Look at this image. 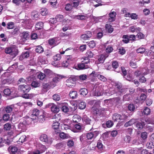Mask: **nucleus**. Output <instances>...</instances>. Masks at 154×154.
Instances as JSON below:
<instances>
[{"mask_svg":"<svg viewBox=\"0 0 154 154\" xmlns=\"http://www.w3.org/2000/svg\"><path fill=\"white\" fill-rule=\"evenodd\" d=\"M53 58L55 61L59 60L61 58V55L59 54H57L56 55L54 56Z\"/></svg>","mask_w":154,"mask_h":154,"instance_id":"nucleus-55","label":"nucleus"},{"mask_svg":"<svg viewBox=\"0 0 154 154\" xmlns=\"http://www.w3.org/2000/svg\"><path fill=\"white\" fill-rule=\"evenodd\" d=\"M63 77L61 75H58L54 78L53 79V82H58Z\"/></svg>","mask_w":154,"mask_h":154,"instance_id":"nucleus-46","label":"nucleus"},{"mask_svg":"<svg viewBox=\"0 0 154 154\" xmlns=\"http://www.w3.org/2000/svg\"><path fill=\"white\" fill-rule=\"evenodd\" d=\"M18 29L14 26V23L12 22H10V33L12 35H15L17 33Z\"/></svg>","mask_w":154,"mask_h":154,"instance_id":"nucleus-12","label":"nucleus"},{"mask_svg":"<svg viewBox=\"0 0 154 154\" xmlns=\"http://www.w3.org/2000/svg\"><path fill=\"white\" fill-rule=\"evenodd\" d=\"M108 57V55H101L99 59L98 60L100 63H103L104 62V60H105L106 58Z\"/></svg>","mask_w":154,"mask_h":154,"instance_id":"nucleus-30","label":"nucleus"},{"mask_svg":"<svg viewBox=\"0 0 154 154\" xmlns=\"http://www.w3.org/2000/svg\"><path fill=\"white\" fill-rule=\"evenodd\" d=\"M92 34L91 32L87 31L85 34L81 35V38L82 40H85L89 39L92 37Z\"/></svg>","mask_w":154,"mask_h":154,"instance_id":"nucleus-10","label":"nucleus"},{"mask_svg":"<svg viewBox=\"0 0 154 154\" xmlns=\"http://www.w3.org/2000/svg\"><path fill=\"white\" fill-rule=\"evenodd\" d=\"M64 18L63 15L60 14H58L56 16V18L58 21L61 22L62 21Z\"/></svg>","mask_w":154,"mask_h":154,"instance_id":"nucleus-45","label":"nucleus"},{"mask_svg":"<svg viewBox=\"0 0 154 154\" xmlns=\"http://www.w3.org/2000/svg\"><path fill=\"white\" fill-rule=\"evenodd\" d=\"M137 121L136 119H132L130 120L128 122H127L124 125V126L128 127L129 126L132 125L133 124L136 122Z\"/></svg>","mask_w":154,"mask_h":154,"instance_id":"nucleus-19","label":"nucleus"},{"mask_svg":"<svg viewBox=\"0 0 154 154\" xmlns=\"http://www.w3.org/2000/svg\"><path fill=\"white\" fill-rule=\"evenodd\" d=\"M10 73L6 72L2 75V77L3 79L2 83L3 84H6L9 83L10 81Z\"/></svg>","mask_w":154,"mask_h":154,"instance_id":"nucleus-8","label":"nucleus"},{"mask_svg":"<svg viewBox=\"0 0 154 154\" xmlns=\"http://www.w3.org/2000/svg\"><path fill=\"white\" fill-rule=\"evenodd\" d=\"M29 33L27 32H23L22 33V39H24V40H27L29 37Z\"/></svg>","mask_w":154,"mask_h":154,"instance_id":"nucleus-31","label":"nucleus"},{"mask_svg":"<svg viewBox=\"0 0 154 154\" xmlns=\"http://www.w3.org/2000/svg\"><path fill=\"white\" fill-rule=\"evenodd\" d=\"M46 76L45 74L40 73L38 75V78L41 80H43Z\"/></svg>","mask_w":154,"mask_h":154,"instance_id":"nucleus-63","label":"nucleus"},{"mask_svg":"<svg viewBox=\"0 0 154 154\" xmlns=\"http://www.w3.org/2000/svg\"><path fill=\"white\" fill-rule=\"evenodd\" d=\"M10 132H8V136L5 135L4 136L3 139L2 137H0V147H2L4 145L3 143L6 144L8 145L10 144V136L9 135Z\"/></svg>","mask_w":154,"mask_h":154,"instance_id":"nucleus-4","label":"nucleus"},{"mask_svg":"<svg viewBox=\"0 0 154 154\" xmlns=\"http://www.w3.org/2000/svg\"><path fill=\"white\" fill-rule=\"evenodd\" d=\"M29 51H27L22 53L20 56V58L22 57L23 59L27 58L29 57Z\"/></svg>","mask_w":154,"mask_h":154,"instance_id":"nucleus-28","label":"nucleus"},{"mask_svg":"<svg viewBox=\"0 0 154 154\" xmlns=\"http://www.w3.org/2000/svg\"><path fill=\"white\" fill-rule=\"evenodd\" d=\"M60 138L64 139L69 138L70 137V136L69 134H66L63 132H62L60 134Z\"/></svg>","mask_w":154,"mask_h":154,"instance_id":"nucleus-29","label":"nucleus"},{"mask_svg":"<svg viewBox=\"0 0 154 154\" xmlns=\"http://www.w3.org/2000/svg\"><path fill=\"white\" fill-rule=\"evenodd\" d=\"M147 148L149 149H152L154 147V143L152 142H148L146 144Z\"/></svg>","mask_w":154,"mask_h":154,"instance_id":"nucleus-59","label":"nucleus"},{"mask_svg":"<svg viewBox=\"0 0 154 154\" xmlns=\"http://www.w3.org/2000/svg\"><path fill=\"white\" fill-rule=\"evenodd\" d=\"M98 134V132L97 131H95L93 132H90L87 134L86 137L88 139H91L93 138L96 137Z\"/></svg>","mask_w":154,"mask_h":154,"instance_id":"nucleus-13","label":"nucleus"},{"mask_svg":"<svg viewBox=\"0 0 154 154\" xmlns=\"http://www.w3.org/2000/svg\"><path fill=\"white\" fill-rule=\"evenodd\" d=\"M43 51V48L40 46H37L35 49V51L37 53H41Z\"/></svg>","mask_w":154,"mask_h":154,"instance_id":"nucleus-42","label":"nucleus"},{"mask_svg":"<svg viewBox=\"0 0 154 154\" xmlns=\"http://www.w3.org/2000/svg\"><path fill=\"white\" fill-rule=\"evenodd\" d=\"M79 1L78 0H73L72 1L73 7L77 8L79 5Z\"/></svg>","mask_w":154,"mask_h":154,"instance_id":"nucleus-53","label":"nucleus"},{"mask_svg":"<svg viewBox=\"0 0 154 154\" xmlns=\"http://www.w3.org/2000/svg\"><path fill=\"white\" fill-rule=\"evenodd\" d=\"M112 66L114 69H116L119 66L118 62L116 61H113L112 62Z\"/></svg>","mask_w":154,"mask_h":154,"instance_id":"nucleus-51","label":"nucleus"},{"mask_svg":"<svg viewBox=\"0 0 154 154\" xmlns=\"http://www.w3.org/2000/svg\"><path fill=\"white\" fill-rule=\"evenodd\" d=\"M145 69H143L142 71L137 70L134 73L135 75L137 76L141 75H145L148 73L149 71L147 70L146 72H145L144 70Z\"/></svg>","mask_w":154,"mask_h":154,"instance_id":"nucleus-16","label":"nucleus"},{"mask_svg":"<svg viewBox=\"0 0 154 154\" xmlns=\"http://www.w3.org/2000/svg\"><path fill=\"white\" fill-rule=\"evenodd\" d=\"M106 125L107 127L109 128L112 127L113 125V123L112 121L109 120L106 122Z\"/></svg>","mask_w":154,"mask_h":154,"instance_id":"nucleus-50","label":"nucleus"},{"mask_svg":"<svg viewBox=\"0 0 154 154\" xmlns=\"http://www.w3.org/2000/svg\"><path fill=\"white\" fill-rule=\"evenodd\" d=\"M71 34L70 33L66 32L65 33H60V37L64 39L67 40L70 39L71 38Z\"/></svg>","mask_w":154,"mask_h":154,"instance_id":"nucleus-15","label":"nucleus"},{"mask_svg":"<svg viewBox=\"0 0 154 154\" xmlns=\"http://www.w3.org/2000/svg\"><path fill=\"white\" fill-rule=\"evenodd\" d=\"M145 123L146 124H154V122L152 121L151 119L149 118H145L144 119Z\"/></svg>","mask_w":154,"mask_h":154,"instance_id":"nucleus-61","label":"nucleus"},{"mask_svg":"<svg viewBox=\"0 0 154 154\" xmlns=\"http://www.w3.org/2000/svg\"><path fill=\"white\" fill-rule=\"evenodd\" d=\"M59 122H56L53 121V123L52 124V127L54 129H57L59 128Z\"/></svg>","mask_w":154,"mask_h":154,"instance_id":"nucleus-34","label":"nucleus"},{"mask_svg":"<svg viewBox=\"0 0 154 154\" xmlns=\"http://www.w3.org/2000/svg\"><path fill=\"white\" fill-rule=\"evenodd\" d=\"M10 150L11 151L12 154H15L17 150V147L15 146H12Z\"/></svg>","mask_w":154,"mask_h":154,"instance_id":"nucleus-57","label":"nucleus"},{"mask_svg":"<svg viewBox=\"0 0 154 154\" xmlns=\"http://www.w3.org/2000/svg\"><path fill=\"white\" fill-rule=\"evenodd\" d=\"M43 23L42 22H39L36 23L35 25V28L36 29L39 30L43 28Z\"/></svg>","mask_w":154,"mask_h":154,"instance_id":"nucleus-33","label":"nucleus"},{"mask_svg":"<svg viewBox=\"0 0 154 154\" xmlns=\"http://www.w3.org/2000/svg\"><path fill=\"white\" fill-rule=\"evenodd\" d=\"M10 113V106L6 107H2L0 109V114Z\"/></svg>","mask_w":154,"mask_h":154,"instance_id":"nucleus-20","label":"nucleus"},{"mask_svg":"<svg viewBox=\"0 0 154 154\" xmlns=\"http://www.w3.org/2000/svg\"><path fill=\"white\" fill-rule=\"evenodd\" d=\"M32 118H29L27 121H23V122L20 123L18 125V128L23 131H24L26 129V126L29 124L28 121L32 120Z\"/></svg>","mask_w":154,"mask_h":154,"instance_id":"nucleus-5","label":"nucleus"},{"mask_svg":"<svg viewBox=\"0 0 154 154\" xmlns=\"http://www.w3.org/2000/svg\"><path fill=\"white\" fill-rule=\"evenodd\" d=\"M19 52L17 47L15 45L10 47V58L13 59L15 57Z\"/></svg>","mask_w":154,"mask_h":154,"instance_id":"nucleus-3","label":"nucleus"},{"mask_svg":"<svg viewBox=\"0 0 154 154\" xmlns=\"http://www.w3.org/2000/svg\"><path fill=\"white\" fill-rule=\"evenodd\" d=\"M12 124H10V138L12 137H11L13 136V134H14V133L15 132V127L14 125L12 123Z\"/></svg>","mask_w":154,"mask_h":154,"instance_id":"nucleus-23","label":"nucleus"},{"mask_svg":"<svg viewBox=\"0 0 154 154\" xmlns=\"http://www.w3.org/2000/svg\"><path fill=\"white\" fill-rule=\"evenodd\" d=\"M69 97L72 99H75L78 97V94L76 91H71L69 94Z\"/></svg>","mask_w":154,"mask_h":154,"instance_id":"nucleus-21","label":"nucleus"},{"mask_svg":"<svg viewBox=\"0 0 154 154\" xmlns=\"http://www.w3.org/2000/svg\"><path fill=\"white\" fill-rule=\"evenodd\" d=\"M86 106V103L84 102H81L79 104V108L83 109H84Z\"/></svg>","mask_w":154,"mask_h":154,"instance_id":"nucleus-43","label":"nucleus"},{"mask_svg":"<svg viewBox=\"0 0 154 154\" xmlns=\"http://www.w3.org/2000/svg\"><path fill=\"white\" fill-rule=\"evenodd\" d=\"M79 92L80 94L83 96H85L88 93V91L85 88H81Z\"/></svg>","mask_w":154,"mask_h":154,"instance_id":"nucleus-35","label":"nucleus"},{"mask_svg":"<svg viewBox=\"0 0 154 154\" xmlns=\"http://www.w3.org/2000/svg\"><path fill=\"white\" fill-rule=\"evenodd\" d=\"M40 139L42 141L48 143V138L46 134H42L40 136Z\"/></svg>","mask_w":154,"mask_h":154,"instance_id":"nucleus-24","label":"nucleus"},{"mask_svg":"<svg viewBox=\"0 0 154 154\" xmlns=\"http://www.w3.org/2000/svg\"><path fill=\"white\" fill-rule=\"evenodd\" d=\"M76 80L75 77L72 76L68 79L66 81V85L69 87L73 86Z\"/></svg>","mask_w":154,"mask_h":154,"instance_id":"nucleus-6","label":"nucleus"},{"mask_svg":"<svg viewBox=\"0 0 154 154\" xmlns=\"http://www.w3.org/2000/svg\"><path fill=\"white\" fill-rule=\"evenodd\" d=\"M44 72L45 75H46V76H49L53 74L51 71L50 70L48 69H44Z\"/></svg>","mask_w":154,"mask_h":154,"instance_id":"nucleus-36","label":"nucleus"},{"mask_svg":"<svg viewBox=\"0 0 154 154\" xmlns=\"http://www.w3.org/2000/svg\"><path fill=\"white\" fill-rule=\"evenodd\" d=\"M53 99L55 101H59L60 99V95L55 94L52 96Z\"/></svg>","mask_w":154,"mask_h":154,"instance_id":"nucleus-48","label":"nucleus"},{"mask_svg":"<svg viewBox=\"0 0 154 154\" xmlns=\"http://www.w3.org/2000/svg\"><path fill=\"white\" fill-rule=\"evenodd\" d=\"M116 15V12L112 11L109 14V21L111 22H112V21H114L115 20V17Z\"/></svg>","mask_w":154,"mask_h":154,"instance_id":"nucleus-17","label":"nucleus"},{"mask_svg":"<svg viewBox=\"0 0 154 154\" xmlns=\"http://www.w3.org/2000/svg\"><path fill=\"white\" fill-rule=\"evenodd\" d=\"M125 115H120L115 113L112 116V119L114 121H119L120 120L124 119V117Z\"/></svg>","mask_w":154,"mask_h":154,"instance_id":"nucleus-11","label":"nucleus"},{"mask_svg":"<svg viewBox=\"0 0 154 154\" xmlns=\"http://www.w3.org/2000/svg\"><path fill=\"white\" fill-rule=\"evenodd\" d=\"M115 85L119 91L122 87V85L120 82H116L115 83Z\"/></svg>","mask_w":154,"mask_h":154,"instance_id":"nucleus-52","label":"nucleus"},{"mask_svg":"<svg viewBox=\"0 0 154 154\" xmlns=\"http://www.w3.org/2000/svg\"><path fill=\"white\" fill-rule=\"evenodd\" d=\"M4 130L5 131H8L10 130V123L8 122L5 124L4 126Z\"/></svg>","mask_w":154,"mask_h":154,"instance_id":"nucleus-60","label":"nucleus"},{"mask_svg":"<svg viewBox=\"0 0 154 154\" xmlns=\"http://www.w3.org/2000/svg\"><path fill=\"white\" fill-rule=\"evenodd\" d=\"M103 113V111L101 109H97L94 112V114L97 117L99 118V117L102 115Z\"/></svg>","mask_w":154,"mask_h":154,"instance_id":"nucleus-26","label":"nucleus"},{"mask_svg":"<svg viewBox=\"0 0 154 154\" xmlns=\"http://www.w3.org/2000/svg\"><path fill=\"white\" fill-rule=\"evenodd\" d=\"M3 119L5 121H8L10 118L9 115L8 114H4L3 116Z\"/></svg>","mask_w":154,"mask_h":154,"instance_id":"nucleus-62","label":"nucleus"},{"mask_svg":"<svg viewBox=\"0 0 154 154\" xmlns=\"http://www.w3.org/2000/svg\"><path fill=\"white\" fill-rule=\"evenodd\" d=\"M31 85L32 87L36 88L40 86V84L37 81H35L32 82Z\"/></svg>","mask_w":154,"mask_h":154,"instance_id":"nucleus-38","label":"nucleus"},{"mask_svg":"<svg viewBox=\"0 0 154 154\" xmlns=\"http://www.w3.org/2000/svg\"><path fill=\"white\" fill-rule=\"evenodd\" d=\"M18 89L23 93H27L29 91L31 88L30 86L28 85H22L19 86Z\"/></svg>","mask_w":154,"mask_h":154,"instance_id":"nucleus-7","label":"nucleus"},{"mask_svg":"<svg viewBox=\"0 0 154 154\" xmlns=\"http://www.w3.org/2000/svg\"><path fill=\"white\" fill-rule=\"evenodd\" d=\"M134 60H132L130 62V66L134 68H136L137 67V66L136 63L135 62H134Z\"/></svg>","mask_w":154,"mask_h":154,"instance_id":"nucleus-47","label":"nucleus"},{"mask_svg":"<svg viewBox=\"0 0 154 154\" xmlns=\"http://www.w3.org/2000/svg\"><path fill=\"white\" fill-rule=\"evenodd\" d=\"M105 27L106 31L109 33H111L113 32V29L112 28V26L111 25L108 24H106Z\"/></svg>","mask_w":154,"mask_h":154,"instance_id":"nucleus-32","label":"nucleus"},{"mask_svg":"<svg viewBox=\"0 0 154 154\" xmlns=\"http://www.w3.org/2000/svg\"><path fill=\"white\" fill-rule=\"evenodd\" d=\"M73 6L72 5L70 4H66L65 8V9L67 11H70L72 9Z\"/></svg>","mask_w":154,"mask_h":154,"instance_id":"nucleus-41","label":"nucleus"},{"mask_svg":"<svg viewBox=\"0 0 154 154\" xmlns=\"http://www.w3.org/2000/svg\"><path fill=\"white\" fill-rule=\"evenodd\" d=\"M141 137L143 140L146 139L147 137V133L145 132H142L141 134Z\"/></svg>","mask_w":154,"mask_h":154,"instance_id":"nucleus-64","label":"nucleus"},{"mask_svg":"<svg viewBox=\"0 0 154 154\" xmlns=\"http://www.w3.org/2000/svg\"><path fill=\"white\" fill-rule=\"evenodd\" d=\"M90 75L94 77H97L99 79L103 82H106L107 80L106 78L104 76L97 73H95V71H93Z\"/></svg>","mask_w":154,"mask_h":154,"instance_id":"nucleus-9","label":"nucleus"},{"mask_svg":"<svg viewBox=\"0 0 154 154\" xmlns=\"http://www.w3.org/2000/svg\"><path fill=\"white\" fill-rule=\"evenodd\" d=\"M94 92L93 95L94 96H99L102 95L103 93L107 95H112L114 93V91H109L106 86L103 85L95 86L94 89Z\"/></svg>","mask_w":154,"mask_h":154,"instance_id":"nucleus-1","label":"nucleus"},{"mask_svg":"<svg viewBox=\"0 0 154 154\" xmlns=\"http://www.w3.org/2000/svg\"><path fill=\"white\" fill-rule=\"evenodd\" d=\"M78 69L81 70L83 69H86L89 68V66L88 65H85L83 62L81 63H79L78 65Z\"/></svg>","mask_w":154,"mask_h":154,"instance_id":"nucleus-25","label":"nucleus"},{"mask_svg":"<svg viewBox=\"0 0 154 154\" xmlns=\"http://www.w3.org/2000/svg\"><path fill=\"white\" fill-rule=\"evenodd\" d=\"M60 110V108L58 106H57L53 103L51 107V111L54 113H57L59 112Z\"/></svg>","mask_w":154,"mask_h":154,"instance_id":"nucleus-14","label":"nucleus"},{"mask_svg":"<svg viewBox=\"0 0 154 154\" xmlns=\"http://www.w3.org/2000/svg\"><path fill=\"white\" fill-rule=\"evenodd\" d=\"M67 144L69 147H72L74 145V142L72 140H69L67 142Z\"/></svg>","mask_w":154,"mask_h":154,"instance_id":"nucleus-56","label":"nucleus"},{"mask_svg":"<svg viewBox=\"0 0 154 154\" xmlns=\"http://www.w3.org/2000/svg\"><path fill=\"white\" fill-rule=\"evenodd\" d=\"M93 53L91 51H88L86 53V56L89 58H92L94 56Z\"/></svg>","mask_w":154,"mask_h":154,"instance_id":"nucleus-54","label":"nucleus"},{"mask_svg":"<svg viewBox=\"0 0 154 154\" xmlns=\"http://www.w3.org/2000/svg\"><path fill=\"white\" fill-rule=\"evenodd\" d=\"M52 119L55 120L54 121L59 122L60 119V116L59 114H56L53 116Z\"/></svg>","mask_w":154,"mask_h":154,"instance_id":"nucleus-37","label":"nucleus"},{"mask_svg":"<svg viewBox=\"0 0 154 154\" xmlns=\"http://www.w3.org/2000/svg\"><path fill=\"white\" fill-rule=\"evenodd\" d=\"M81 60L82 62H83L84 64H87L89 62V59L87 57H83L81 58Z\"/></svg>","mask_w":154,"mask_h":154,"instance_id":"nucleus-40","label":"nucleus"},{"mask_svg":"<svg viewBox=\"0 0 154 154\" xmlns=\"http://www.w3.org/2000/svg\"><path fill=\"white\" fill-rule=\"evenodd\" d=\"M47 9L46 8H42L41 9L40 13L43 16L46 15L48 13Z\"/></svg>","mask_w":154,"mask_h":154,"instance_id":"nucleus-39","label":"nucleus"},{"mask_svg":"<svg viewBox=\"0 0 154 154\" xmlns=\"http://www.w3.org/2000/svg\"><path fill=\"white\" fill-rule=\"evenodd\" d=\"M146 51V49L143 48H141L137 50V52L138 53L143 54Z\"/></svg>","mask_w":154,"mask_h":154,"instance_id":"nucleus-58","label":"nucleus"},{"mask_svg":"<svg viewBox=\"0 0 154 154\" xmlns=\"http://www.w3.org/2000/svg\"><path fill=\"white\" fill-rule=\"evenodd\" d=\"M122 38H123V39L122 40V41L125 43H127L129 42V39H128V35H123Z\"/></svg>","mask_w":154,"mask_h":154,"instance_id":"nucleus-49","label":"nucleus"},{"mask_svg":"<svg viewBox=\"0 0 154 154\" xmlns=\"http://www.w3.org/2000/svg\"><path fill=\"white\" fill-rule=\"evenodd\" d=\"M39 113L40 111L38 110L37 109H34L31 115V117L33 119H36V117L38 118Z\"/></svg>","mask_w":154,"mask_h":154,"instance_id":"nucleus-18","label":"nucleus"},{"mask_svg":"<svg viewBox=\"0 0 154 154\" xmlns=\"http://www.w3.org/2000/svg\"><path fill=\"white\" fill-rule=\"evenodd\" d=\"M143 112L145 115H148L150 112V109L147 107H145L143 110Z\"/></svg>","mask_w":154,"mask_h":154,"instance_id":"nucleus-44","label":"nucleus"},{"mask_svg":"<svg viewBox=\"0 0 154 154\" xmlns=\"http://www.w3.org/2000/svg\"><path fill=\"white\" fill-rule=\"evenodd\" d=\"M82 120L86 124L91 125L92 123L91 120L86 116H84Z\"/></svg>","mask_w":154,"mask_h":154,"instance_id":"nucleus-22","label":"nucleus"},{"mask_svg":"<svg viewBox=\"0 0 154 154\" xmlns=\"http://www.w3.org/2000/svg\"><path fill=\"white\" fill-rule=\"evenodd\" d=\"M16 134H14L12 137H11L10 138V141H13L14 142H16L20 144V143H23L26 140V137L25 135L21 136L18 140H17V139L16 138Z\"/></svg>","mask_w":154,"mask_h":154,"instance_id":"nucleus-2","label":"nucleus"},{"mask_svg":"<svg viewBox=\"0 0 154 154\" xmlns=\"http://www.w3.org/2000/svg\"><path fill=\"white\" fill-rule=\"evenodd\" d=\"M146 125V124L143 121H141V122H138L137 123L136 126L138 129H142L143 126Z\"/></svg>","mask_w":154,"mask_h":154,"instance_id":"nucleus-27","label":"nucleus"}]
</instances>
